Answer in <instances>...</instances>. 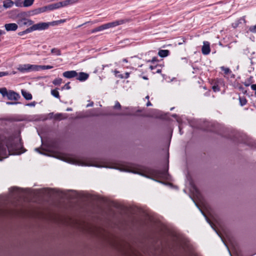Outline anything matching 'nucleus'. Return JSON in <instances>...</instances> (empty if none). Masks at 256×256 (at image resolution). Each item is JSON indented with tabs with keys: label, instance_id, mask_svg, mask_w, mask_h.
Returning <instances> with one entry per match:
<instances>
[{
	"label": "nucleus",
	"instance_id": "f257e3e1",
	"mask_svg": "<svg viewBox=\"0 0 256 256\" xmlns=\"http://www.w3.org/2000/svg\"><path fill=\"white\" fill-rule=\"evenodd\" d=\"M4 145H6L8 150V155L20 154L19 150L22 146L21 139L15 134L8 137L0 136V160L8 156Z\"/></svg>",
	"mask_w": 256,
	"mask_h": 256
},
{
	"label": "nucleus",
	"instance_id": "f03ea898",
	"mask_svg": "<svg viewBox=\"0 0 256 256\" xmlns=\"http://www.w3.org/2000/svg\"><path fill=\"white\" fill-rule=\"evenodd\" d=\"M28 14L26 12H20L16 15V22L20 26H30L34 24V22L27 18Z\"/></svg>",
	"mask_w": 256,
	"mask_h": 256
},
{
	"label": "nucleus",
	"instance_id": "7ed1b4c3",
	"mask_svg": "<svg viewBox=\"0 0 256 256\" xmlns=\"http://www.w3.org/2000/svg\"><path fill=\"white\" fill-rule=\"evenodd\" d=\"M37 65L36 64H20L18 68V70L22 72H26L32 71H38Z\"/></svg>",
	"mask_w": 256,
	"mask_h": 256
},
{
	"label": "nucleus",
	"instance_id": "20e7f679",
	"mask_svg": "<svg viewBox=\"0 0 256 256\" xmlns=\"http://www.w3.org/2000/svg\"><path fill=\"white\" fill-rule=\"evenodd\" d=\"M128 22V20H116V21H114V22H111L105 24H106V29H108L110 28H114V27L119 26V25Z\"/></svg>",
	"mask_w": 256,
	"mask_h": 256
},
{
	"label": "nucleus",
	"instance_id": "39448f33",
	"mask_svg": "<svg viewBox=\"0 0 256 256\" xmlns=\"http://www.w3.org/2000/svg\"><path fill=\"white\" fill-rule=\"evenodd\" d=\"M34 28L35 30H44L50 26V23L48 22H39L36 24H33Z\"/></svg>",
	"mask_w": 256,
	"mask_h": 256
},
{
	"label": "nucleus",
	"instance_id": "423d86ee",
	"mask_svg": "<svg viewBox=\"0 0 256 256\" xmlns=\"http://www.w3.org/2000/svg\"><path fill=\"white\" fill-rule=\"evenodd\" d=\"M63 76L67 78H72L78 76V72L75 70L66 71L62 74Z\"/></svg>",
	"mask_w": 256,
	"mask_h": 256
},
{
	"label": "nucleus",
	"instance_id": "0eeeda50",
	"mask_svg": "<svg viewBox=\"0 0 256 256\" xmlns=\"http://www.w3.org/2000/svg\"><path fill=\"white\" fill-rule=\"evenodd\" d=\"M204 45L202 48V52L204 55H207L210 54V43L208 42H204Z\"/></svg>",
	"mask_w": 256,
	"mask_h": 256
},
{
	"label": "nucleus",
	"instance_id": "6e6552de",
	"mask_svg": "<svg viewBox=\"0 0 256 256\" xmlns=\"http://www.w3.org/2000/svg\"><path fill=\"white\" fill-rule=\"evenodd\" d=\"M4 26L8 32L16 31L18 28V24L15 23L6 24Z\"/></svg>",
	"mask_w": 256,
	"mask_h": 256
},
{
	"label": "nucleus",
	"instance_id": "1a4fd4ad",
	"mask_svg": "<svg viewBox=\"0 0 256 256\" xmlns=\"http://www.w3.org/2000/svg\"><path fill=\"white\" fill-rule=\"evenodd\" d=\"M48 11L47 6L36 8L32 10V14H38Z\"/></svg>",
	"mask_w": 256,
	"mask_h": 256
},
{
	"label": "nucleus",
	"instance_id": "9d476101",
	"mask_svg": "<svg viewBox=\"0 0 256 256\" xmlns=\"http://www.w3.org/2000/svg\"><path fill=\"white\" fill-rule=\"evenodd\" d=\"M48 10H54L62 8V2H60L52 4L47 6Z\"/></svg>",
	"mask_w": 256,
	"mask_h": 256
},
{
	"label": "nucleus",
	"instance_id": "9b49d317",
	"mask_svg": "<svg viewBox=\"0 0 256 256\" xmlns=\"http://www.w3.org/2000/svg\"><path fill=\"white\" fill-rule=\"evenodd\" d=\"M76 79L80 82H84L89 77V74L87 73L80 72L78 73V76H76Z\"/></svg>",
	"mask_w": 256,
	"mask_h": 256
},
{
	"label": "nucleus",
	"instance_id": "f8f14e48",
	"mask_svg": "<svg viewBox=\"0 0 256 256\" xmlns=\"http://www.w3.org/2000/svg\"><path fill=\"white\" fill-rule=\"evenodd\" d=\"M7 97L10 100H18L20 98V95L13 91H9Z\"/></svg>",
	"mask_w": 256,
	"mask_h": 256
},
{
	"label": "nucleus",
	"instance_id": "ddd939ff",
	"mask_svg": "<svg viewBox=\"0 0 256 256\" xmlns=\"http://www.w3.org/2000/svg\"><path fill=\"white\" fill-rule=\"evenodd\" d=\"M168 168L162 170H156L154 172L156 176L162 178H167Z\"/></svg>",
	"mask_w": 256,
	"mask_h": 256
},
{
	"label": "nucleus",
	"instance_id": "4468645a",
	"mask_svg": "<svg viewBox=\"0 0 256 256\" xmlns=\"http://www.w3.org/2000/svg\"><path fill=\"white\" fill-rule=\"evenodd\" d=\"M80 0H66L62 2V7L67 6H68L76 4L79 2Z\"/></svg>",
	"mask_w": 256,
	"mask_h": 256
},
{
	"label": "nucleus",
	"instance_id": "2eb2a0df",
	"mask_svg": "<svg viewBox=\"0 0 256 256\" xmlns=\"http://www.w3.org/2000/svg\"><path fill=\"white\" fill-rule=\"evenodd\" d=\"M14 4V2L12 0H5L3 2V6L6 8H10Z\"/></svg>",
	"mask_w": 256,
	"mask_h": 256
},
{
	"label": "nucleus",
	"instance_id": "dca6fc26",
	"mask_svg": "<svg viewBox=\"0 0 256 256\" xmlns=\"http://www.w3.org/2000/svg\"><path fill=\"white\" fill-rule=\"evenodd\" d=\"M106 30V24H104L101 25L94 29H93L92 31V33L96 32H98L102 31L103 30Z\"/></svg>",
	"mask_w": 256,
	"mask_h": 256
},
{
	"label": "nucleus",
	"instance_id": "f3484780",
	"mask_svg": "<svg viewBox=\"0 0 256 256\" xmlns=\"http://www.w3.org/2000/svg\"><path fill=\"white\" fill-rule=\"evenodd\" d=\"M22 96L27 100H30L32 98V95L31 94L24 90H22Z\"/></svg>",
	"mask_w": 256,
	"mask_h": 256
},
{
	"label": "nucleus",
	"instance_id": "a211bd4d",
	"mask_svg": "<svg viewBox=\"0 0 256 256\" xmlns=\"http://www.w3.org/2000/svg\"><path fill=\"white\" fill-rule=\"evenodd\" d=\"M170 53V52L168 50H159L158 52V54L160 57L164 58L168 56Z\"/></svg>",
	"mask_w": 256,
	"mask_h": 256
},
{
	"label": "nucleus",
	"instance_id": "6ab92c4d",
	"mask_svg": "<svg viewBox=\"0 0 256 256\" xmlns=\"http://www.w3.org/2000/svg\"><path fill=\"white\" fill-rule=\"evenodd\" d=\"M34 0H23L22 4L24 7H29L32 6L34 2Z\"/></svg>",
	"mask_w": 256,
	"mask_h": 256
},
{
	"label": "nucleus",
	"instance_id": "aec40b11",
	"mask_svg": "<svg viewBox=\"0 0 256 256\" xmlns=\"http://www.w3.org/2000/svg\"><path fill=\"white\" fill-rule=\"evenodd\" d=\"M37 69L38 71L40 70H48V69H50L53 68L52 66H40V65H37Z\"/></svg>",
	"mask_w": 256,
	"mask_h": 256
},
{
	"label": "nucleus",
	"instance_id": "412c9836",
	"mask_svg": "<svg viewBox=\"0 0 256 256\" xmlns=\"http://www.w3.org/2000/svg\"><path fill=\"white\" fill-rule=\"evenodd\" d=\"M62 82V80L61 78H57L54 80L52 82V84L55 86L60 85Z\"/></svg>",
	"mask_w": 256,
	"mask_h": 256
},
{
	"label": "nucleus",
	"instance_id": "4be33fe9",
	"mask_svg": "<svg viewBox=\"0 0 256 256\" xmlns=\"http://www.w3.org/2000/svg\"><path fill=\"white\" fill-rule=\"evenodd\" d=\"M14 2V4L18 7H24V4H22V0H15Z\"/></svg>",
	"mask_w": 256,
	"mask_h": 256
},
{
	"label": "nucleus",
	"instance_id": "5701e85b",
	"mask_svg": "<svg viewBox=\"0 0 256 256\" xmlns=\"http://www.w3.org/2000/svg\"><path fill=\"white\" fill-rule=\"evenodd\" d=\"M51 52L56 56H60L61 54L60 50L57 48H54L52 49Z\"/></svg>",
	"mask_w": 256,
	"mask_h": 256
},
{
	"label": "nucleus",
	"instance_id": "b1692460",
	"mask_svg": "<svg viewBox=\"0 0 256 256\" xmlns=\"http://www.w3.org/2000/svg\"><path fill=\"white\" fill-rule=\"evenodd\" d=\"M8 92L7 90L5 88H0V93L3 96H8Z\"/></svg>",
	"mask_w": 256,
	"mask_h": 256
},
{
	"label": "nucleus",
	"instance_id": "393cba45",
	"mask_svg": "<svg viewBox=\"0 0 256 256\" xmlns=\"http://www.w3.org/2000/svg\"><path fill=\"white\" fill-rule=\"evenodd\" d=\"M51 94L55 98H60L59 92L57 90H51Z\"/></svg>",
	"mask_w": 256,
	"mask_h": 256
},
{
	"label": "nucleus",
	"instance_id": "a878e982",
	"mask_svg": "<svg viewBox=\"0 0 256 256\" xmlns=\"http://www.w3.org/2000/svg\"><path fill=\"white\" fill-rule=\"evenodd\" d=\"M239 100L240 104L242 106H244L247 102V100L244 97H240Z\"/></svg>",
	"mask_w": 256,
	"mask_h": 256
},
{
	"label": "nucleus",
	"instance_id": "bb28decb",
	"mask_svg": "<svg viewBox=\"0 0 256 256\" xmlns=\"http://www.w3.org/2000/svg\"><path fill=\"white\" fill-rule=\"evenodd\" d=\"M220 69L224 72V73L226 74H228L231 72L230 70L228 68H226L224 66H221Z\"/></svg>",
	"mask_w": 256,
	"mask_h": 256
},
{
	"label": "nucleus",
	"instance_id": "cd10ccee",
	"mask_svg": "<svg viewBox=\"0 0 256 256\" xmlns=\"http://www.w3.org/2000/svg\"><path fill=\"white\" fill-rule=\"evenodd\" d=\"M33 31H34V30L33 24H32V26H30V28H27L24 31L23 33H24V34H28V33L30 32H33Z\"/></svg>",
	"mask_w": 256,
	"mask_h": 256
},
{
	"label": "nucleus",
	"instance_id": "c85d7f7f",
	"mask_svg": "<svg viewBox=\"0 0 256 256\" xmlns=\"http://www.w3.org/2000/svg\"><path fill=\"white\" fill-rule=\"evenodd\" d=\"M249 30L252 32L256 33V25L250 26L249 28Z\"/></svg>",
	"mask_w": 256,
	"mask_h": 256
},
{
	"label": "nucleus",
	"instance_id": "c756f323",
	"mask_svg": "<svg viewBox=\"0 0 256 256\" xmlns=\"http://www.w3.org/2000/svg\"><path fill=\"white\" fill-rule=\"evenodd\" d=\"M8 74V72H0V77L6 76Z\"/></svg>",
	"mask_w": 256,
	"mask_h": 256
},
{
	"label": "nucleus",
	"instance_id": "7c9ffc66",
	"mask_svg": "<svg viewBox=\"0 0 256 256\" xmlns=\"http://www.w3.org/2000/svg\"><path fill=\"white\" fill-rule=\"evenodd\" d=\"M130 76V73L128 72H126L124 74V76H120V78H128V77Z\"/></svg>",
	"mask_w": 256,
	"mask_h": 256
},
{
	"label": "nucleus",
	"instance_id": "2f4dec72",
	"mask_svg": "<svg viewBox=\"0 0 256 256\" xmlns=\"http://www.w3.org/2000/svg\"><path fill=\"white\" fill-rule=\"evenodd\" d=\"M70 82L66 83L62 88V89H67L69 90L70 88V86H69Z\"/></svg>",
	"mask_w": 256,
	"mask_h": 256
},
{
	"label": "nucleus",
	"instance_id": "473e14b6",
	"mask_svg": "<svg viewBox=\"0 0 256 256\" xmlns=\"http://www.w3.org/2000/svg\"><path fill=\"white\" fill-rule=\"evenodd\" d=\"M121 108V106L120 104L118 102H116L115 105L114 106V108Z\"/></svg>",
	"mask_w": 256,
	"mask_h": 256
},
{
	"label": "nucleus",
	"instance_id": "72a5a7b5",
	"mask_svg": "<svg viewBox=\"0 0 256 256\" xmlns=\"http://www.w3.org/2000/svg\"><path fill=\"white\" fill-rule=\"evenodd\" d=\"M120 170H122V171H126V172H134V173H136V172H135V171L130 170H129L126 169V168H120Z\"/></svg>",
	"mask_w": 256,
	"mask_h": 256
},
{
	"label": "nucleus",
	"instance_id": "f704fd0d",
	"mask_svg": "<svg viewBox=\"0 0 256 256\" xmlns=\"http://www.w3.org/2000/svg\"><path fill=\"white\" fill-rule=\"evenodd\" d=\"M212 88L214 92H217V91L220 90V88H219L218 86H212Z\"/></svg>",
	"mask_w": 256,
	"mask_h": 256
},
{
	"label": "nucleus",
	"instance_id": "c9c22d12",
	"mask_svg": "<svg viewBox=\"0 0 256 256\" xmlns=\"http://www.w3.org/2000/svg\"><path fill=\"white\" fill-rule=\"evenodd\" d=\"M251 88L255 91V96H256V84H253L251 85Z\"/></svg>",
	"mask_w": 256,
	"mask_h": 256
},
{
	"label": "nucleus",
	"instance_id": "e433bc0d",
	"mask_svg": "<svg viewBox=\"0 0 256 256\" xmlns=\"http://www.w3.org/2000/svg\"><path fill=\"white\" fill-rule=\"evenodd\" d=\"M87 166H96V167H102L103 166H101V165H100V164H86Z\"/></svg>",
	"mask_w": 256,
	"mask_h": 256
},
{
	"label": "nucleus",
	"instance_id": "4c0bfd02",
	"mask_svg": "<svg viewBox=\"0 0 256 256\" xmlns=\"http://www.w3.org/2000/svg\"><path fill=\"white\" fill-rule=\"evenodd\" d=\"M62 114H57L55 116V118L57 120H60L61 118Z\"/></svg>",
	"mask_w": 256,
	"mask_h": 256
},
{
	"label": "nucleus",
	"instance_id": "58836bf2",
	"mask_svg": "<svg viewBox=\"0 0 256 256\" xmlns=\"http://www.w3.org/2000/svg\"><path fill=\"white\" fill-rule=\"evenodd\" d=\"M98 22H99V21L98 20H94L92 22H90L92 24H94L98 23Z\"/></svg>",
	"mask_w": 256,
	"mask_h": 256
},
{
	"label": "nucleus",
	"instance_id": "ea45409f",
	"mask_svg": "<svg viewBox=\"0 0 256 256\" xmlns=\"http://www.w3.org/2000/svg\"><path fill=\"white\" fill-rule=\"evenodd\" d=\"M62 160H64V161H66V162H72V163H74L72 160H66V158H64L62 159Z\"/></svg>",
	"mask_w": 256,
	"mask_h": 256
},
{
	"label": "nucleus",
	"instance_id": "a19ab883",
	"mask_svg": "<svg viewBox=\"0 0 256 256\" xmlns=\"http://www.w3.org/2000/svg\"><path fill=\"white\" fill-rule=\"evenodd\" d=\"M152 105V104L151 102H150V101H148V102H147V104H146V106H151Z\"/></svg>",
	"mask_w": 256,
	"mask_h": 256
},
{
	"label": "nucleus",
	"instance_id": "79ce46f5",
	"mask_svg": "<svg viewBox=\"0 0 256 256\" xmlns=\"http://www.w3.org/2000/svg\"><path fill=\"white\" fill-rule=\"evenodd\" d=\"M16 104V102H6V104Z\"/></svg>",
	"mask_w": 256,
	"mask_h": 256
},
{
	"label": "nucleus",
	"instance_id": "37998d69",
	"mask_svg": "<svg viewBox=\"0 0 256 256\" xmlns=\"http://www.w3.org/2000/svg\"><path fill=\"white\" fill-rule=\"evenodd\" d=\"M161 71L162 70H161L160 69H158L156 72V73H160L161 72Z\"/></svg>",
	"mask_w": 256,
	"mask_h": 256
},
{
	"label": "nucleus",
	"instance_id": "c03bdc74",
	"mask_svg": "<svg viewBox=\"0 0 256 256\" xmlns=\"http://www.w3.org/2000/svg\"><path fill=\"white\" fill-rule=\"evenodd\" d=\"M34 105L35 104H34V102L28 104V106H34Z\"/></svg>",
	"mask_w": 256,
	"mask_h": 256
},
{
	"label": "nucleus",
	"instance_id": "a18cd8bd",
	"mask_svg": "<svg viewBox=\"0 0 256 256\" xmlns=\"http://www.w3.org/2000/svg\"><path fill=\"white\" fill-rule=\"evenodd\" d=\"M156 68V66H150V68L152 70H153L154 69V68Z\"/></svg>",
	"mask_w": 256,
	"mask_h": 256
},
{
	"label": "nucleus",
	"instance_id": "49530a36",
	"mask_svg": "<svg viewBox=\"0 0 256 256\" xmlns=\"http://www.w3.org/2000/svg\"><path fill=\"white\" fill-rule=\"evenodd\" d=\"M244 85H245L246 86H250V84H248V83H246V82H244Z\"/></svg>",
	"mask_w": 256,
	"mask_h": 256
},
{
	"label": "nucleus",
	"instance_id": "de8ad7c7",
	"mask_svg": "<svg viewBox=\"0 0 256 256\" xmlns=\"http://www.w3.org/2000/svg\"><path fill=\"white\" fill-rule=\"evenodd\" d=\"M106 66H108V65H102V70H104V68Z\"/></svg>",
	"mask_w": 256,
	"mask_h": 256
},
{
	"label": "nucleus",
	"instance_id": "09e8293b",
	"mask_svg": "<svg viewBox=\"0 0 256 256\" xmlns=\"http://www.w3.org/2000/svg\"><path fill=\"white\" fill-rule=\"evenodd\" d=\"M70 110H72V108H68L66 109V111H70Z\"/></svg>",
	"mask_w": 256,
	"mask_h": 256
},
{
	"label": "nucleus",
	"instance_id": "8fccbe9b",
	"mask_svg": "<svg viewBox=\"0 0 256 256\" xmlns=\"http://www.w3.org/2000/svg\"><path fill=\"white\" fill-rule=\"evenodd\" d=\"M123 62H128V60L124 58V59L123 60Z\"/></svg>",
	"mask_w": 256,
	"mask_h": 256
},
{
	"label": "nucleus",
	"instance_id": "3c124183",
	"mask_svg": "<svg viewBox=\"0 0 256 256\" xmlns=\"http://www.w3.org/2000/svg\"><path fill=\"white\" fill-rule=\"evenodd\" d=\"M146 98L148 100L149 99V96H147L146 97Z\"/></svg>",
	"mask_w": 256,
	"mask_h": 256
},
{
	"label": "nucleus",
	"instance_id": "603ef678",
	"mask_svg": "<svg viewBox=\"0 0 256 256\" xmlns=\"http://www.w3.org/2000/svg\"><path fill=\"white\" fill-rule=\"evenodd\" d=\"M143 78L145 79V80H147L148 79V78L146 77V76H144Z\"/></svg>",
	"mask_w": 256,
	"mask_h": 256
},
{
	"label": "nucleus",
	"instance_id": "864d4df0",
	"mask_svg": "<svg viewBox=\"0 0 256 256\" xmlns=\"http://www.w3.org/2000/svg\"><path fill=\"white\" fill-rule=\"evenodd\" d=\"M179 129H180V132H181V128H180V126H179Z\"/></svg>",
	"mask_w": 256,
	"mask_h": 256
},
{
	"label": "nucleus",
	"instance_id": "5fc2aeb1",
	"mask_svg": "<svg viewBox=\"0 0 256 256\" xmlns=\"http://www.w3.org/2000/svg\"><path fill=\"white\" fill-rule=\"evenodd\" d=\"M206 220H207V221L208 222V223H210H210V222L208 220L207 218H206Z\"/></svg>",
	"mask_w": 256,
	"mask_h": 256
},
{
	"label": "nucleus",
	"instance_id": "6e6d98bb",
	"mask_svg": "<svg viewBox=\"0 0 256 256\" xmlns=\"http://www.w3.org/2000/svg\"><path fill=\"white\" fill-rule=\"evenodd\" d=\"M173 109H174V108H170V110H172Z\"/></svg>",
	"mask_w": 256,
	"mask_h": 256
},
{
	"label": "nucleus",
	"instance_id": "4d7b16f0",
	"mask_svg": "<svg viewBox=\"0 0 256 256\" xmlns=\"http://www.w3.org/2000/svg\"><path fill=\"white\" fill-rule=\"evenodd\" d=\"M36 151H38V148H36Z\"/></svg>",
	"mask_w": 256,
	"mask_h": 256
},
{
	"label": "nucleus",
	"instance_id": "13d9d810",
	"mask_svg": "<svg viewBox=\"0 0 256 256\" xmlns=\"http://www.w3.org/2000/svg\"><path fill=\"white\" fill-rule=\"evenodd\" d=\"M114 72H115L116 73L118 72H117V71H116V70Z\"/></svg>",
	"mask_w": 256,
	"mask_h": 256
},
{
	"label": "nucleus",
	"instance_id": "bf43d9fd",
	"mask_svg": "<svg viewBox=\"0 0 256 256\" xmlns=\"http://www.w3.org/2000/svg\"><path fill=\"white\" fill-rule=\"evenodd\" d=\"M80 26H82V24H80V26H79L78 27H80Z\"/></svg>",
	"mask_w": 256,
	"mask_h": 256
},
{
	"label": "nucleus",
	"instance_id": "052dcab7",
	"mask_svg": "<svg viewBox=\"0 0 256 256\" xmlns=\"http://www.w3.org/2000/svg\"><path fill=\"white\" fill-rule=\"evenodd\" d=\"M80 26H82V24H80V26H79L78 27H80Z\"/></svg>",
	"mask_w": 256,
	"mask_h": 256
},
{
	"label": "nucleus",
	"instance_id": "680f3d73",
	"mask_svg": "<svg viewBox=\"0 0 256 256\" xmlns=\"http://www.w3.org/2000/svg\"><path fill=\"white\" fill-rule=\"evenodd\" d=\"M86 23H88V22H86V23H84V24H86Z\"/></svg>",
	"mask_w": 256,
	"mask_h": 256
}]
</instances>
